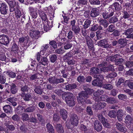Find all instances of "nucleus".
Segmentation results:
<instances>
[{
  "mask_svg": "<svg viewBox=\"0 0 133 133\" xmlns=\"http://www.w3.org/2000/svg\"><path fill=\"white\" fill-rule=\"evenodd\" d=\"M65 95H66L65 100L67 105L70 107H73L75 104L76 102L74 98V94L70 92H66Z\"/></svg>",
  "mask_w": 133,
  "mask_h": 133,
  "instance_id": "1",
  "label": "nucleus"
},
{
  "mask_svg": "<svg viewBox=\"0 0 133 133\" xmlns=\"http://www.w3.org/2000/svg\"><path fill=\"white\" fill-rule=\"evenodd\" d=\"M108 11H104L102 13L103 18L105 19L109 18L112 16L114 14V10L110 6L108 9Z\"/></svg>",
  "mask_w": 133,
  "mask_h": 133,
  "instance_id": "2",
  "label": "nucleus"
},
{
  "mask_svg": "<svg viewBox=\"0 0 133 133\" xmlns=\"http://www.w3.org/2000/svg\"><path fill=\"white\" fill-rule=\"evenodd\" d=\"M109 40L108 39L101 40L98 43L99 46L102 48L106 49L111 48L112 46L111 44H109L108 43Z\"/></svg>",
  "mask_w": 133,
  "mask_h": 133,
  "instance_id": "3",
  "label": "nucleus"
},
{
  "mask_svg": "<svg viewBox=\"0 0 133 133\" xmlns=\"http://www.w3.org/2000/svg\"><path fill=\"white\" fill-rule=\"evenodd\" d=\"M101 98L102 101H104L106 99V102L109 103L114 104H116L118 102L116 98L114 97H109L106 95H102L101 96Z\"/></svg>",
  "mask_w": 133,
  "mask_h": 133,
  "instance_id": "4",
  "label": "nucleus"
},
{
  "mask_svg": "<svg viewBox=\"0 0 133 133\" xmlns=\"http://www.w3.org/2000/svg\"><path fill=\"white\" fill-rule=\"evenodd\" d=\"M79 119L75 114H72L70 116V121L71 124L74 126H76L78 123Z\"/></svg>",
  "mask_w": 133,
  "mask_h": 133,
  "instance_id": "5",
  "label": "nucleus"
},
{
  "mask_svg": "<svg viewBox=\"0 0 133 133\" xmlns=\"http://www.w3.org/2000/svg\"><path fill=\"white\" fill-rule=\"evenodd\" d=\"M125 122L127 127L130 128L131 126V124H133V118L132 116L127 115L125 116Z\"/></svg>",
  "mask_w": 133,
  "mask_h": 133,
  "instance_id": "6",
  "label": "nucleus"
},
{
  "mask_svg": "<svg viewBox=\"0 0 133 133\" xmlns=\"http://www.w3.org/2000/svg\"><path fill=\"white\" fill-rule=\"evenodd\" d=\"M9 42V39L7 36L4 35H0V43L4 45H6Z\"/></svg>",
  "mask_w": 133,
  "mask_h": 133,
  "instance_id": "7",
  "label": "nucleus"
},
{
  "mask_svg": "<svg viewBox=\"0 0 133 133\" xmlns=\"http://www.w3.org/2000/svg\"><path fill=\"white\" fill-rule=\"evenodd\" d=\"M133 28H131L125 30L123 35L126 36V38H133Z\"/></svg>",
  "mask_w": 133,
  "mask_h": 133,
  "instance_id": "8",
  "label": "nucleus"
},
{
  "mask_svg": "<svg viewBox=\"0 0 133 133\" xmlns=\"http://www.w3.org/2000/svg\"><path fill=\"white\" fill-rule=\"evenodd\" d=\"M32 94L31 93L22 92L21 94V96L25 101H29L32 98Z\"/></svg>",
  "mask_w": 133,
  "mask_h": 133,
  "instance_id": "9",
  "label": "nucleus"
},
{
  "mask_svg": "<svg viewBox=\"0 0 133 133\" xmlns=\"http://www.w3.org/2000/svg\"><path fill=\"white\" fill-rule=\"evenodd\" d=\"M96 36L97 37V39L98 40L106 36V30H102L98 31H97Z\"/></svg>",
  "mask_w": 133,
  "mask_h": 133,
  "instance_id": "10",
  "label": "nucleus"
},
{
  "mask_svg": "<svg viewBox=\"0 0 133 133\" xmlns=\"http://www.w3.org/2000/svg\"><path fill=\"white\" fill-rule=\"evenodd\" d=\"M102 125L98 121H95L94 123V128L97 132L100 131L102 129Z\"/></svg>",
  "mask_w": 133,
  "mask_h": 133,
  "instance_id": "11",
  "label": "nucleus"
},
{
  "mask_svg": "<svg viewBox=\"0 0 133 133\" xmlns=\"http://www.w3.org/2000/svg\"><path fill=\"white\" fill-rule=\"evenodd\" d=\"M87 1H84L81 2L78 1L77 3V6H75V9L78 11H81L83 9L82 8L83 5H85L87 4Z\"/></svg>",
  "mask_w": 133,
  "mask_h": 133,
  "instance_id": "12",
  "label": "nucleus"
},
{
  "mask_svg": "<svg viewBox=\"0 0 133 133\" xmlns=\"http://www.w3.org/2000/svg\"><path fill=\"white\" fill-rule=\"evenodd\" d=\"M90 74L94 76L97 75V74L101 73V70L100 69L97 67H94L90 69Z\"/></svg>",
  "mask_w": 133,
  "mask_h": 133,
  "instance_id": "13",
  "label": "nucleus"
},
{
  "mask_svg": "<svg viewBox=\"0 0 133 133\" xmlns=\"http://www.w3.org/2000/svg\"><path fill=\"white\" fill-rule=\"evenodd\" d=\"M116 128L119 131L125 133L126 131V129L123 125L118 122L115 124Z\"/></svg>",
  "mask_w": 133,
  "mask_h": 133,
  "instance_id": "14",
  "label": "nucleus"
},
{
  "mask_svg": "<svg viewBox=\"0 0 133 133\" xmlns=\"http://www.w3.org/2000/svg\"><path fill=\"white\" fill-rule=\"evenodd\" d=\"M104 91L102 90L98 89L94 93V95L95 97V99L96 101H98L99 100V97L100 95L103 94Z\"/></svg>",
  "mask_w": 133,
  "mask_h": 133,
  "instance_id": "15",
  "label": "nucleus"
},
{
  "mask_svg": "<svg viewBox=\"0 0 133 133\" xmlns=\"http://www.w3.org/2000/svg\"><path fill=\"white\" fill-rule=\"evenodd\" d=\"M30 36L32 38L37 39L40 36V32L38 31L30 30Z\"/></svg>",
  "mask_w": 133,
  "mask_h": 133,
  "instance_id": "16",
  "label": "nucleus"
},
{
  "mask_svg": "<svg viewBox=\"0 0 133 133\" xmlns=\"http://www.w3.org/2000/svg\"><path fill=\"white\" fill-rule=\"evenodd\" d=\"M8 9V7L7 5L4 3H2L0 7V11L1 13L2 14H6L7 12V10Z\"/></svg>",
  "mask_w": 133,
  "mask_h": 133,
  "instance_id": "17",
  "label": "nucleus"
},
{
  "mask_svg": "<svg viewBox=\"0 0 133 133\" xmlns=\"http://www.w3.org/2000/svg\"><path fill=\"white\" fill-rule=\"evenodd\" d=\"M99 14V10L97 8H92L90 12V15L91 17H95L98 16Z\"/></svg>",
  "mask_w": 133,
  "mask_h": 133,
  "instance_id": "18",
  "label": "nucleus"
},
{
  "mask_svg": "<svg viewBox=\"0 0 133 133\" xmlns=\"http://www.w3.org/2000/svg\"><path fill=\"white\" fill-rule=\"evenodd\" d=\"M34 91L36 94L40 95L42 94L43 91L40 86H37L35 85H34Z\"/></svg>",
  "mask_w": 133,
  "mask_h": 133,
  "instance_id": "19",
  "label": "nucleus"
},
{
  "mask_svg": "<svg viewBox=\"0 0 133 133\" xmlns=\"http://www.w3.org/2000/svg\"><path fill=\"white\" fill-rule=\"evenodd\" d=\"M116 113L117 119L119 122H121L122 121L123 118V111L122 109L119 110Z\"/></svg>",
  "mask_w": 133,
  "mask_h": 133,
  "instance_id": "20",
  "label": "nucleus"
},
{
  "mask_svg": "<svg viewBox=\"0 0 133 133\" xmlns=\"http://www.w3.org/2000/svg\"><path fill=\"white\" fill-rule=\"evenodd\" d=\"M10 86L11 92L12 94H15L17 92L18 89L17 87L14 83H12Z\"/></svg>",
  "mask_w": 133,
  "mask_h": 133,
  "instance_id": "21",
  "label": "nucleus"
},
{
  "mask_svg": "<svg viewBox=\"0 0 133 133\" xmlns=\"http://www.w3.org/2000/svg\"><path fill=\"white\" fill-rule=\"evenodd\" d=\"M29 41V37L28 36L22 37L19 38V42L21 43H23L26 45Z\"/></svg>",
  "mask_w": 133,
  "mask_h": 133,
  "instance_id": "22",
  "label": "nucleus"
},
{
  "mask_svg": "<svg viewBox=\"0 0 133 133\" xmlns=\"http://www.w3.org/2000/svg\"><path fill=\"white\" fill-rule=\"evenodd\" d=\"M85 39H86L87 44L89 48H92L93 47V42L92 39L88 36H86Z\"/></svg>",
  "mask_w": 133,
  "mask_h": 133,
  "instance_id": "23",
  "label": "nucleus"
},
{
  "mask_svg": "<svg viewBox=\"0 0 133 133\" xmlns=\"http://www.w3.org/2000/svg\"><path fill=\"white\" fill-rule=\"evenodd\" d=\"M77 87L76 84L73 83L71 84H68L65 86V89L66 90L70 91L72 89H75Z\"/></svg>",
  "mask_w": 133,
  "mask_h": 133,
  "instance_id": "24",
  "label": "nucleus"
},
{
  "mask_svg": "<svg viewBox=\"0 0 133 133\" xmlns=\"http://www.w3.org/2000/svg\"><path fill=\"white\" fill-rule=\"evenodd\" d=\"M38 13L42 19L45 21L47 19L46 15L44 12L41 10H38Z\"/></svg>",
  "mask_w": 133,
  "mask_h": 133,
  "instance_id": "25",
  "label": "nucleus"
},
{
  "mask_svg": "<svg viewBox=\"0 0 133 133\" xmlns=\"http://www.w3.org/2000/svg\"><path fill=\"white\" fill-rule=\"evenodd\" d=\"M73 54L72 52L71 51H70L69 52L65 54L63 56V59L65 61L71 58L73 56Z\"/></svg>",
  "mask_w": 133,
  "mask_h": 133,
  "instance_id": "26",
  "label": "nucleus"
},
{
  "mask_svg": "<svg viewBox=\"0 0 133 133\" xmlns=\"http://www.w3.org/2000/svg\"><path fill=\"white\" fill-rule=\"evenodd\" d=\"M59 112L60 115L62 117V118L64 120H65L67 116L66 110L64 109H61L60 110Z\"/></svg>",
  "mask_w": 133,
  "mask_h": 133,
  "instance_id": "27",
  "label": "nucleus"
},
{
  "mask_svg": "<svg viewBox=\"0 0 133 133\" xmlns=\"http://www.w3.org/2000/svg\"><path fill=\"white\" fill-rule=\"evenodd\" d=\"M24 111L25 112L28 113L31 112H34L36 108L35 106L33 105L29 107L26 108L25 107Z\"/></svg>",
  "mask_w": 133,
  "mask_h": 133,
  "instance_id": "28",
  "label": "nucleus"
},
{
  "mask_svg": "<svg viewBox=\"0 0 133 133\" xmlns=\"http://www.w3.org/2000/svg\"><path fill=\"white\" fill-rule=\"evenodd\" d=\"M3 108L4 111L6 113H11L12 111L11 107L9 105H6L4 106Z\"/></svg>",
  "mask_w": 133,
  "mask_h": 133,
  "instance_id": "29",
  "label": "nucleus"
},
{
  "mask_svg": "<svg viewBox=\"0 0 133 133\" xmlns=\"http://www.w3.org/2000/svg\"><path fill=\"white\" fill-rule=\"evenodd\" d=\"M56 130L58 133H64L63 128L60 124H57L56 126Z\"/></svg>",
  "mask_w": 133,
  "mask_h": 133,
  "instance_id": "30",
  "label": "nucleus"
},
{
  "mask_svg": "<svg viewBox=\"0 0 133 133\" xmlns=\"http://www.w3.org/2000/svg\"><path fill=\"white\" fill-rule=\"evenodd\" d=\"M46 128L49 133H55V130L53 126L49 123L46 125Z\"/></svg>",
  "mask_w": 133,
  "mask_h": 133,
  "instance_id": "31",
  "label": "nucleus"
},
{
  "mask_svg": "<svg viewBox=\"0 0 133 133\" xmlns=\"http://www.w3.org/2000/svg\"><path fill=\"white\" fill-rule=\"evenodd\" d=\"M10 122L9 121L8 122L5 123L4 125L10 130L11 131H14L15 129V126L12 125H10Z\"/></svg>",
  "mask_w": 133,
  "mask_h": 133,
  "instance_id": "32",
  "label": "nucleus"
},
{
  "mask_svg": "<svg viewBox=\"0 0 133 133\" xmlns=\"http://www.w3.org/2000/svg\"><path fill=\"white\" fill-rule=\"evenodd\" d=\"M105 19H100L99 21L100 25L103 26L104 27V28H107L109 25L108 21Z\"/></svg>",
  "mask_w": 133,
  "mask_h": 133,
  "instance_id": "33",
  "label": "nucleus"
},
{
  "mask_svg": "<svg viewBox=\"0 0 133 133\" xmlns=\"http://www.w3.org/2000/svg\"><path fill=\"white\" fill-rule=\"evenodd\" d=\"M24 106L23 107L21 106H19L17 107L15 111L18 114H21L23 113L24 112Z\"/></svg>",
  "mask_w": 133,
  "mask_h": 133,
  "instance_id": "34",
  "label": "nucleus"
},
{
  "mask_svg": "<svg viewBox=\"0 0 133 133\" xmlns=\"http://www.w3.org/2000/svg\"><path fill=\"white\" fill-rule=\"evenodd\" d=\"M57 56L56 54H51L49 56V59L52 63L55 62L57 59Z\"/></svg>",
  "mask_w": 133,
  "mask_h": 133,
  "instance_id": "35",
  "label": "nucleus"
},
{
  "mask_svg": "<svg viewBox=\"0 0 133 133\" xmlns=\"http://www.w3.org/2000/svg\"><path fill=\"white\" fill-rule=\"evenodd\" d=\"M106 105V104L104 102H98L96 105V109H98L104 108Z\"/></svg>",
  "mask_w": 133,
  "mask_h": 133,
  "instance_id": "36",
  "label": "nucleus"
},
{
  "mask_svg": "<svg viewBox=\"0 0 133 133\" xmlns=\"http://www.w3.org/2000/svg\"><path fill=\"white\" fill-rule=\"evenodd\" d=\"M104 114V112L102 111L98 114L97 116L101 122L104 123L105 122V118L103 116V115Z\"/></svg>",
  "mask_w": 133,
  "mask_h": 133,
  "instance_id": "37",
  "label": "nucleus"
},
{
  "mask_svg": "<svg viewBox=\"0 0 133 133\" xmlns=\"http://www.w3.org/2000/svg\"><path fill=\"white\" fill-rule=\"evenodd\" d=\"M40 62L43 65H45L48 64V59L46 57H43L41 58Z\"/></svg>",
  "mask_w": 133,
  "mask_h": 133,
  "instance_id": "38",
  "label": "nucleus"
},
{
  "mask_svg": "<svg viewBox=\"0 0 133 133\" xmlns=\"http://www.w3.org/2000/svg\"><path fill=\"white\" fill-rule=\"evenodd\" d=\"M92 84L94 86L101 87L102 85V82L98 81L97 79H95L92 82Z\"/></svg>",
  "mask_w": 133,
  "mask_h": 133,
  "instance_id": "39",
  "label": "nucleus"
},
{
  "mask_svg": "<svg viewBox=\"0 0 133 133\" xmlns=\"http://www.w3.org/2000/svg\"><path fill=\"white\" fill-rule=\"evenodd\" d=\"M6 81L5 76L3 74H0V83L2 84H5Z\"/></svg>",
  "mask_w": 133,
  "mask_h": 133,
  "instance_id": "40",
  "label": "nucleus"
},
{
  "mask_svg": "<svg viewBox=\"0 0 133 133\" xmlns=\"http://www.w3.org/2000/svg\"><path fill=\"white\" fill-rule=\"evenodd\" d=\"M112 5L115 7V9L116 10L119 11L122 8L121 5L119 4L118 2H116L113 4Z\"/></svg>",
  "mask_w": 133,
  "mask_h": 133,
  "instance_id": "41",
  "label": "nucleus"
},
{
  "mask_svg": "<svg viewBox=\"0 0 133 133\" xmlns=\"http://www.w3.org/2000/svg\"><path fill=\"white\" fill-rule=\"evenodd\" d=\"M74 33L77 34L79 33L80 31V29L78 26H75L74 27H71Z\"/></svg>",
  "mask_w": 133,
  "mask_h": 133,
  "instance_id": "42",
  "label": "nucleus"
},
{
  "mask_svg": "<svg viewBox=\"0 0 133 133\" xmlns=\"http://www.w3.org/2000/svg\"><path fill=\"white\" fill-rule=\"evenodd\" d=\"M78 95H80L83 97L85 99H87L89 97L88 94L86 91H82L80 93L78 94Z\"/></svg>",
  "mask_w": 133,
  "mask_h": 133,
  "instance_id": "43",
  "label": "nucleus"
},
{
  "mask_svg": "<svg viewBox=\"0 0 133 133\" xmlns=\"http://www.w3.org/2000/svg\"><path fill=\"white\" fill-rule=\"evenodd\" d=\"M118 43L121 45L123 47L125 46L127 44V42L125 39H120L118 41Z\"/></svg>",
  "mask_w": 133,
  "mask_h": 133,
  "instance_id": "44",
  "label": "nucleus"
},
{
  "mask_svg": "<svg viewBox=\"0 0 133 133\" xmlns=\"http://www.w3.org/2000/svg\"><path fill=\"white\" fill-rule=\"evenodd\" d=\"M118 21V19L116 16H114L111 17L109 20V22L110 23H114L117 22Z\"/></svg>",
  "mask_w": 133,
  "mask_h": 133,
  "instance_id": "45",
  "label": "nucleus"
},
{
  "mask_svg": "<svg viewBox=\"0 0 133 133\" xmlns=\"http://www.w3.org/2000/svg\"><path fill=\"white\" fill-rule=\"evenodd\" d=\"M15 15L16 17L17 18H20L21 15H22L23 12H21L18 9H16L15 11Z\"/></svg>",
  "mask_w": 133,
  "mask_h": 133,
  "instance_id": "46",
  "label": "nucleus"
},
{
  "mask_svg": "<svg viewBox=\"0 0 133 133\" xmlns=\"http://www.w3.org/2000/svg\"><path fill=\"white\" fill-rule=\"evenodd\" d=\"M22 119L23 121L28 120L29 119L28 115L25 113H23L22 115Z\"/></svg>",
  "mask_w": 133,
  "mask_h": 133,
  "instance_id": "47",
  "label": "nucleus"
},
{
  "mask_svg": "<svg viewBox=\"0 0 133 133\" xmlns=\"http://www.w3.org/2000/svg\"><path fill=\"white\" fill-rule=\"evenodd\" d=\"M78 96L77 97V100L78 103H81L82 104H84L85 99L82 96L80 95Z\"/></svg>",
  "mask_w": 133,
  "mask_h": 133,
  "instance_id": "48",
  "label": "nucleus"
},
{
  "mask_svg": "<svg viewBox=\"0 0 133 133\" xmlns=\"http://www.w3.org/2000/svg\"><path fill=\"white\" fill-rule=\"evenodd\" d=\"M125 83L129 88L133 90V82L127 80L125 81Z\"/></svg>",
  "mask_w": 133,
  "mask_h": 133,
  "instance_id": "49",
  "label": "nucleus"
},
{
  "mask_svg": "<svg viewBox=\"0 0 133 133\" xmlns=\"http://www.w3.org/2000/svg\"><path fill=\"white\" fill-rule=\"evenodd\" d=\"M77 80L80 83H83L85 81V77L83 76L80 75L77 77Z\"/></svg>",
  "mask_w": 133,
  "mask_h": 133,
  "instance_id": "50",
  "label": "nucleus"
},
{
  "mask_svg": "<svg viewBox=\"0 0 133 133\" xmlns=\"http://www.w3.org/2000/svg\"><path fill=\"white\" fill-rule=\"evenodd\" d=\"M86 112L87 114L90 116H91L93 115L94 114L91 107L87 106L86 108Z\"/></svg>",
  "mask_w": 133,
  "mask_h": 133,
  "instance_id": "51",
  "label": "nucleus"
},
{
  "mask_svg": "<svg viewBox=\"0 0 133 133\" xmlns=\"http://www.w3.org/2000/svg\"><path fill=\"white\" fill-rule=\"evenodd\" d=\"M125 61V60L124 59L119 58L116 60L115 63L116 65H118L121 64H122L123 63H124Z\"/></svg>",
  "mask_w": 133,
  "mask_h": 133,
  "instance_id": "52",
  "label": "nucleus"
},
{
  "mask_svg": "<svg viewBox=\"0 0 133 133\" xmlns=\"http://www.w3.org/2000/svg\"><path fill=\"white\" fill-rule=\"evenodd\" d=\"M0 60L2 61H6L7 60L5 54L0 51Z\"/></svg>",
  "mask_w": 133,
  "mask_h": 133,
  "instance_id": "53",
  "label": "nucleus"
},
{
  "mask_svg": "<svg viewBox=\"0 0 133 133\" xmlns=\"http://www.w3.org/2000/svg\"><path fill=\"white\" fill-rule=\"evenodd\" d=\"M91 23V21L89 19H87L85 21L83 27L84 28H88L90 26Z\"/></svg>",
  "mask_w": 133,
  "mask_h": 133,
  "instance_id": "54",
  "label": "nucleus"
},
{
  "mask_svg": "<svg viewBox=\"0 0 133 133\" xmlns=\"http://www.w3.org/2000/svg\"><path fill=\"white\" fill-rule=\"evenodd\" d=\"M19 49L17 45L15 43H14L11 48V51H17Z\"/></svg>",
  "mask_w": 133,
  "mask_h": 133,
  "instance_id": "55",
  "label": "nucleus"
},
{
  "mask_svg": "<svg viewBox=\"0 0 133 133\" xmlns=\"http://www.w3.org/2000/svg\"><path fill=\"white\" fill-rule=\"evenodd\" d=\"M116 112L115 110L110 111L108 113V116L110 117L115 118L116 117Z\"/></svg>",
  "mask_w": 133,
  "mask_h": 133,
  "instance_id": "56",
  "label": "nucleus"
},
{
  "mask_svg": "<svg viewBox=\"0 0 133 133\" xmlns=\"http://www.w3.org/2000/svg\"><path fill=\"white\" fill-rule=\"evenodd\" d=\"M29 87L26 85L24 86H22L21 87V91L22 92H28L29 89Z\"/></svg>",
  "mask_w": 133,
  "mask_h": 133,
  "instance_id": "57",
  "label": "nucleus"
},
{
  "mask_svg": "<svg viewBox=\"0 0 133 133\" xmlns=\"http://www.w3.org/2000/svg\"><path fill=\"white\" fill-rule=\"evenodd\" d=\"M49 44L51 45L54 49L57 48V44L56 41L54 40H52L50 41Z\"/></svg>",
  "mask_w": 133,
  "mask_h": 133,
  "instance_id": "58",
  "label": "nucleus"
},
{
  "mask_svg": "<svg viewBox=\"0 0 133 133\" xmlns=\"http://www.w3.org/2000/svg\"><path fill=\"white\" fill-rule=\"evenodd\" d=\"M103 87L106 89L110 90L112 89L113 87L111 84L107 83L104 85Z\"/></svg>",
  "mask_w": 133,
  "mask_h": 133,
  "instance_id": "59",
  "label": "nucleus"
},
{
  "mask_svg": "<svg viewBox=\"0 0 133 133\" xmlns=\"http://www.w3.org/2000/svg\"><path fill=\"white\" fill-rule=\"evenodd\" d=\"M94 77L101 82L104 79L103 76L102 75H95Z\"/></svg>",
  "mask_w": 133,
  "mask_h": 133,
  "instance_id": "60",
  "label": "nucleus"
},
{
  "mask_svg": "<svg viewBox=\"0 0 133 133\" xmlns=\"http://www.w3.org/2000/svg\"><path fill=\"white\" fill-rule=\"evenodd\" d=\"M66 36L68 39H71L73 37V32L71 30L69 31Z\"/></svg>",
  "mask_w": 133,
  "mask_h": 133,
  "instance_id": "61",
  "label": "nucleus"
},
{
  "mask_svg": "<svg viewBox=\"0 0 133 133\" xmlns=\"http://www.w3.org/2000/svg\"><path fill=\"white\" fill-rule=\"evenodd\" d=\"M67 62L68 64L69 65H73L75 64V61L73 59L71 58L68 59L65 61Z\"/></svg>",
  "mask_w": 133,
  "mask_h": 133,
  "instance_id": "62",
  "label": "nucleus"
},
{
  "mask_svg": "<svg viewBox=\"0 0 133 133\" xmlns=\"http://www.w3.org/2000/svg\"><path fill=\"white\" fill-rule=\"evenodd\" d=\"M107 30L108 32H113L115 30L114 26L112 24L108 26Z\"/></svg>",
  "mask_w": 133,
  "mask_h": 133,
  "instance_id": "63",
  "label": "nucleus"
},
{
  "mask_svg": "<svg viewBox=\"0 0 133 133\" xmlns=\"http://www.w3.org/2000/svg\"><path fill=\"white\" fill-rule=\"evenodd\" d=\"M38 119V120L41 123H44L45 122V120L43 118L42 116L40 114H37Z\"/></svg>",
  "mask_w": 133,
  "mask_h": 133,
  "instance_id": "64",
  "label": "nucleus"
}]
</instances>
